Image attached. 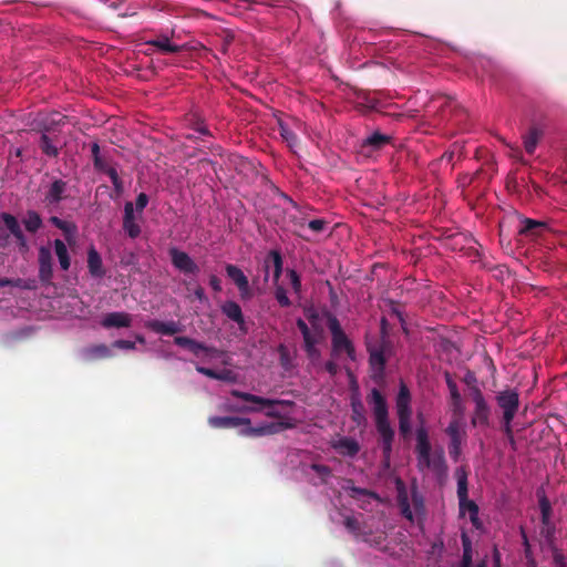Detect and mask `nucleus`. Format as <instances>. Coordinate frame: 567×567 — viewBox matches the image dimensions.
I'll return each mask as SVG.
<instances>
[{
	"mask_svg": "<svg viewBox=\"0 0 567 567\" xmlns=\"http://www.w3.org/2000/svg\"><path fill=\"white\" fill-rule=\"evenodd\" d=\"M352 412H353V421L357 424H361L365 421V416L363 413L362 403L359 400H353L351 403Z\"/></svg>",
	"mask_w": 567,
	"mask_h": 567,
	"instance_id": "obj_45",
	"label": "nucleus"
},
{
	"mask_svg": "<svg viewBox=\"0 0 567 567\" xmlns=\"http://www.w3.org/2000/svg\"><path fill=\"white\" fill-rule=\"evenodd\" d=\"M50 223H51L52 225H54L56 228H59L60 226H63V219H61V218H59V217H56V216H52V217L50 218Z\"/></svg>",
	"mask_w": 567,
	"mask_h": 567,
	"instance_id": "obj_61",
	"label": "nucleus"
},
{
	"mask_svg": "<svg viewBox=\"0 0 567 567\" xmlns=\"http://www.w3.org/2000/svg\"><path fill=\"white\" fill-rule=\"evenodd\" d=\"M146 45L164 54L177 53L183 50V45L173 43L166 34L146 41Z\"/></svg>",
	"mask_w": 567,
	"mask_h": 567,
	"instance_id": "obj_22",
	"label": "nucleus"
},
{
	"mask_svg": "<svg viewBox=\"0 0 567 567\" xmlns=\"http://www.w3.org/2000/svg\"><path fill=\"white\" fill-rule=\"evenodd\" d=\"M226 274L229 279L237 286L241 299L247 300L251 298L249 281L244 271L235 265H226Z\"/></svg>",
	"mask_w": 567,
	"mask_h": 567,
	"instance_id": "obj_15",
	"label": "nucleus"
},
{
	"mask_svg": "<svg viewBox=\"0 0 567 567\" xmlns=\"http://www.w3.org/2000/svg\"><path fill=\"white\" fill-rule=\"evenodd\" d=\"M399 417V430L402 435H406L411 432L412 424L411 417L412 413L398 414Z\"/></svg>",
	"mask_w": 567,
	"mask_h": 567,
	"instance_id": "obj_43",
	"label": "nucleus"
},
{
	"mask_svg": "<svg viewBox=\"0 0 567 567\" xmlns=\"http://www.w3.org/2000/svg\"><path fill=\"white\" fill-rule=\"evenodd\" d=\"M113 355L112 348L104 344H93L86 348H83L80 351V357L83 361L90 362L99 359L110 358Z\"/></svg>",
	"mask_w": 567,
	"mask_h": 567,
	"instance_id": "obj_19",
	"label": "nucleus"
},
{
	"mask_svg": "<svg viewBox=\"0 0 567 567\" xmlns=\"http://www.w3.org/2000/svg\"><path fill=\"white\" fill-rule=\"evenodd\" d=\"M539 508L542 513V519L546 524L549 519L550 504L545 496L539 498Z\"/></svg>",
	"mask_w": 567,
	"mask_h": 567,
	"instance_id": "obj_51",
	"label": "nucleus"
},
{
	"mask_svg": "<svg viewBox=\"0 0 567 567\" xmlns=\"http://www.w3.org/2000/svg\"><path fill=\"white\" fill-rule=\"evenodd\" d=\"M415 440L417 470L420 472L430 471L437 478L444 477L447 472L444 451L442 449L432 451L429 433L423 423L416 429Z\"/></svg>",
	"mask_w": 567,
	"mask_h": 567,
	"instance_id": "obj_1",
	"label": "nucleus"
},
{
	"mask_svg": "<svg viewBox=\"0 0 567 567\" xmlns=\"http://www.w3.org/2000/svg\"><path fill=\"white\" fill-rule=\"evenodd\" d=\"M324 368L332 375L336 374L338 370L337 364L333 361L326 362Z\"/></svg>",
	"mask_w": 567,
	"mask_h": 567,
	"instance_id": "obj_59",
	"label": "nucleus"
},
{
	"mask_svg": "<svg viewBox=\"0 0 567 567\" xmlns=\"http://www.w3.org/2000/svg\"><path fill=\"white\" fill-rule=\"evenodd\" d=\"M461 539H462V546H463L462 566L471 567L472 566V540L470 539L466 532H462Z\"/></svg>",
	"mask_w": 567,
	"mask_h": 567,
	"instance_id": "obj_35",
	"label": "nucleus"
},
{
	"mask_svg": "<svg viewBox=\"0 0 567 567\" xmlns=\"http://www.w3.org/2000/svg\"><path fill=\"white\" fill-rule=\"evenodd\" d=\"M446 382H447V386L450 389L453 415L463 416L465 408L463 404L462 396L458 392V389H457L456 384L451 380V378H447Z\"/></svg>",
	"mask_w": 567,
	"mask_h": 567,
	"instance_id": "obj_27",
	"label": "nucleus"
},
{
	"mask_svg": "<svg viewBox=\"0 0 567 567\" xmlns=\"http://www.w3.org/2000/svg\"><path fill=\"white\" fill-rule=\"evenodd\" d=\"M40 147L42 152L50 157H55L59 154L58 147L53 144L51 138L44 133L41 135L40 138Z\"/></svg>",
	"mask_w": 567,
	"mask_h": 567,
	"instance_id": "obj_37",
	"label": "nucleus"
},
{
	"mask_svg": "<svg viewBox=\"0 0 567 567\" xmlns=\"http://www.w3.org/2000/svg\"><path fill=\"white\" fill-rule=\"evenodd\" d=\"M346 526V528L352 533L355 537H360L361 534H360V523L358 520L357 517L354 516H350V515H347L343 517V522H342Z\"/></svg>",
	"mask_w": 567,
	"mask_h": 567,
	"instance_id": "obj_42",
	"label": "nucleus"
},
{
	"mask_svg": "<svg viewBox=\"0 0 567 567\" xmlns=\"http://www.w3.org/2000/svg\"><path fill=\"white\" fill-rule=\"evenodd\" d=\"M209 286L212 287V289L216 292H219L221 291V282H220V279L215 276V275H212L209 277Z\"/></svg>",
	"mask_w": 567,
	"mask_h": 567,
	"instance_id": "obj_57",
	"label": "nucleus"
},
{
	"mask_svg": "<svg viewBox=\"0 0 567 567\" xmlns=\"http://www.w3.org/2000/svg\"><path fill=\"white\" fill-rule=\"evenodd\" d=\"M272 267L274 282L277 285L282 272V258L277 250H271L265 259V280L267 281L270 276V268Z\"/></svg>",
	"mask_w": 567,
	"mask_h": 567,
	"instance_id": "obj_18",
	"label": "nucleus"
},
{
	"mask_svg": "<svg viewBox=\"0 0 567 567\" xmlns=\"http://www.w3.org/2000/svg\"><path fill=\"white\" fill-rule=\"evenodd\" d=\"M221 311L228 319L239 324L240 328H244L245 319L241 308L237 302L231 300L225 301L221 306Z\"/></svg>",
	"mask_w": 567,
	"mask_h": 567,
	"instance_id": "obj_25",
	"label": "nucleus"
},
{
	"mask_svg": "<svg viewBox=\"0 0 567 567\" xmlns=\"http://www.w3.org/2000/svg\"><path fill=\"white\" fill-rule=\"evenodd\" d=\"M135 341L141 343V344H144L145 343V338L142 334H136L135 336Z\"/></svg>",
	"mask_w": 567,
	"mask_h": 567,
	"instance_id": "obj_64",
	"label": "nucleus"
},
{
	"mask_svg": "<svg viewBox=\"0 0 567 567\" xmlns=\"http://www.w3.org/2000/svg\"><path fill=\"white\" fill-rule=\"evenodd\" d=\"M66 190V183L62 179H55L49 187V190L45 195V200L49 204H58L62 198Z\"/></svg>",
	"mask_w": 567,
	"mask_h": 567,
	"instance_id": "obj_30",
	"label": "nucleus"
},
{
	"mask_svg": "<svg viewBox=\"0 0 567 567\" xmlns=\"http://www.w3.org/2000/svg\"><path fill=\"white\" fill-rule=\"evenodd\" d=\"M231 395L238 398L248 404L229 406L230 410L240 413L262 412L267 416L281 419L285 416L284 408H291L293 402L290 400H271L258 396L251 393L233 390Z\"/></svg>",
	"mask_w": 567,
	"mask_h": 567,
	"instance_id": "obj_3",
	"label": "nucleus"
},
{
	"mask_svg": "<svg viewBox=\"0 0 567 567\" xmlns=\"http://www.w3.org/2000/svg\"><path fill=\"white\" fill-rule=\"evenodd\" d=\"M174 342L179 347L187 348L196 357L202 359L212 360L219 359L223 357V352L219 351L218 349L207 347L204 343L187 337H175Z\"/></svg>",
	"mask_w": 567,
	"mask_h": 567,
	"instance_id": "obj_9",
	"label": "nucleus"
},
{
	"mask_svg": "<svg viewBox=\"0 0 567 567\" xmlns=\"http://www.w3.org/2000/svg\"><path fill=\"white\" fill-rule=\"evenodd\" d=\"M172 265L185 275L196 276L199 272V267L194 259L185 251L175 247L169 249Z\"/></svg>",
	"mask_w": 567,
	"mask_h": 567,
	"instance_id": "obj_11",
	"label": "nucleus"
},
{
	"mask_svg": "<svg viewBox=\"0 0 567 567\" xmlns=\"http://www.w3.org/2000/svg\"><path fill=\"white\" fill-rule=\"evenodd\" d=\"M328 328L332 337V357L342 360L355 361V350L351 340L343 332L339 320L331 316L328 319Z\"/></svg>",
	"mask_w": 567,
	"mask_h": 567,
	"instance_id": "obj_6",
	"label": "nucleus"
},
{
	"mask_svg": "<svg viewBox=\"0 0 567 567\" xmlns=\"http://www.w3.org/2000/svg\"><path fill=\"white\" fill-rule=\"evenodd\" d=\"M454 476L457 484L456 494L458 503L470 499L466 470L463 466L457 467L454 472Z\"/></svg>",
	"mask_w": 567,
	"mask_h": 567,
	"instance_id": "obj_26",
	"label": "nucleus"
},
{
	"mask_svg": "<svg viewBox=\"0 0 567 567\" xmlns=\"http://www.w3.org/2000/svg\"><path fill=\"white\" fill-rule=\"evenodd\" d=\"M297 326L303 337L305 350L311 361H317L320 358V352L317 348L318 333L312 332L302 319H298Z\"/></svg>",
	"mask_w": 567,
	"mask_h": 567,
	"instance_id": "obj_13",
	"label": "nucleus"
},
{
	"mask_svg": "<svg viewBox=\"0 0 567 567\" xmlns=\"http://www.w3.org/2000/svg\"><path fill=\"white\" fill-rule=\"evenodd\" d=\"M141 219L142 217H138V214L134 210V204L126 202L123 214V230L130 238L135 239L141 235Z\"/></svg>",
	"mask_w": 567,
	"mask_h": 567,
	"instance_id": "obj_12",
	"label": "nucleus"
},
{
	"mask_svg": "<svg viewBox=\"0 0 567 567\" xmlns=\"http://www.w3.org/2000/svg\"><path fill=\"white\" fill-rule=\"evenodd\" d=\"M148 204V196L145 193L138 194L136 197L134 210L138 214V217H142L143 210Z\"/></svg>",
	"mask_w": 567,
	"mask_h": 567,
	"instance_id": "obj_50",
	"label": "nucleus"
},
{
	"mask_svg": "<svg viewBox=\"0 0 567 567\" xmlns=\"http://www.w3.org/2000/svg\"><path fill=\"white\" fill-rule=\"evenodd\" d=\"M53 247L61 269L69 270L71 266V258L66 245L61 239H55L53 241Z\"/></svg>",
	"mask_w": 567,
	"mask_h": 567,
	"instance_id": "obj_31",
	"label": "nucleus"
},
{
	"mask_svg": "<svg viewBox=\"0 0 567 567\" xmlns=\"http://www.w3.org/2000/svg\"><path fill=\"white\" fill-rule=\"evenodd\" d=\"M522 223H523V227L520 229L522 234L538 235L543 230L548 229V225L546 223H544V221H539V220H535V219H530V218H525Z\"/></svg>",
	"mask_w": 567,
	"mask_h": 567,
	"instance_id": "obj_32",
	"label": "nucleus"
},
{
	"mask_svg": "<svg viewBox=\"0 0 567 567\" xmlns=\"http://www.w3.org/2000/svg\"><path fill=\"white\" fill-rule=\"evenodd\" d=\"M396 502L401 515L411 523H420L425 516L424 497L413 487L410 492L401 480L396 481Z\"/></svg>",
	"mask_w": 567,
	"mask_h": 567,
	"instance_id": "obj_5",
	"label": "nucleus"
},
{
	"mask_svg": "<svg viewBox=\"0 0 567 567\" xmlns=\"http://www.w3.org/2000/svg\"><path fill=\"white\" fill-rule=\"evenodd\" d=\"M390 142V136L374 132L364 140V146H370L372 150H379Z\"/></svg>",
	"mask_w": 567,
	"mask_h": 567,
	"instance_id": "obj_33",
	"label": "nucleus"
},
{
	"mask_svg": "<svg viewBox=\"0 0 567 567\" xmlns=\"http://www.w3.org/2000/svg\"><path fill=\"white\" fill-rule=\"evenodd\" d=\"M59 229L63 231L68 244L72 245L75 243L78 227L74 223L63 220V226H60Z\"/></svg>",
	"mask_w": 567,
	"mask_h": 567,
	"instance_id": "obj_38",
	"label": "nucleus"
},
{
	"mask_svg": "<svg viewBox=\"0 0 567 567\" xmlns=\"http://www.w3.org/2000/svg\"><path fill=\"white\" fill-rule=\"evenodd\" d=\"M275 297L281 307L290 306V300H289L287 291L284 287H281L279 285L276 286Z\"/></svg>",
	"mask_w": 567,
	"mask_h": 567,
	"instance_id": "obj_49",
	"label": "nucleus"
},
{
	"mask_svg": "<svg viewBox=\"0 0 567 567\" xmlns=\"http://www.w3.org/2000/svg\"><path fill=\"white\" fill-rule=\"evenodd\" d=\"M23 225L28 231L35 233L41 228L42 219L37 212L29 210L23 219Z\"/></svg>",
	"mask_w": 567,
	"mask_h": 567,
	"instance_id": "obj_34",
	"label": "nucleus"
},
{
	"mask_svg": "<svg viewBox=\"0 0 567 567\" xmlns=\"http://www.w3.org/2000/svg\"><path fill=\"white\" fill-rule=\"evenodd\" d=\"M332 447L342 456L353 457L360 451V444L353 437L342 436L332 443Z\"/></svg>",
	"mask_w": 567,
	"mask_h": 567,
	"instance_id": "obj_21",
	"label": "nucleus"
},
{
	"mask_svg": "<svg viewBox=\"0 0 567 567\" xmlns=\"http://www.w3.org/2000/svg\"><path fill=\"white\" fill-rule=\"evenodd\" d=\"M472 400L474 402V413L472 416V424L474 426H487L489 421L491 409L484 395L478 389L472 391Z\"/></svg>",
	"mask_w": 567,
	"mask_h": 567,
	"instance_id": "obj_10",
	"label": "nucleus"
},
{
	"mask_svg": "<svg viewBox=\"0 0 567 567\" xmlns=\"http://www.w3.org/2000/svg\"><path fill=\"white\" fill-rule=\"evenodd\" d=\"M384 539V534L383 533H379L378 535L371 537V536H367V535H362V540L370 544L371 546H375L378 548H382L381 547V543L383 542Z\"/></svg>",
	"mask_w": 567,
	"mask_h": 567,
	"instance_id": "obj_52",
	"label": "nucleus"
},
{
	"mask_svg": "<svg viewBox=\"0 0 567 567\" xmlns=\"http://www.w3.org/2000/svg\"><path fill=\"white\" fill-rule=\"evenodd\" d=\"M113 348L122 349V350H134L135 341L131 340H116L112 343Z\"/></svg>",
	"mask_w": 567,
	"mask_h": 567,
	"instance_id": "obj_53",
	"label": "nucleus"
},
{
	"mask_svg": "<svg viewBox=\"0 0 567 567\" xmlns=\"http://www.w3.org/2000/svg\"><path fill=\"white\" fill-rule=\"evenodd\" d=\"M324 226L326 221L323 219H312L308 223V227L315 233L323 230Z\"/></svg>",
	"mask_w": 567,
	"mask_h": 567,
	"instance_id": "obj_54",
	"label": "nucleus"
},
{
	"mask_svg": "<svg viewBox=\"0 0 567 567\" xmlns=\"http://www.w3.org/2000/svg\"><path fill=\"white\" fill-rule=\"evenodd\" d=\"M208 423L210 426L218 429L237 427L239 434L244 436H265L289 427V424L285 421H265L251 425L249 419L238 416H210Z\"/></svg>",
	"mask_w": 567,
	"mask_h": 567,
	"instance_id": "obj_2",
	"label": "nucleus"
},
{
	"mask_svg": "<svg viewBox=\"0 0 567 567\" xmlns=\"http://www.w3.org/2000/svg\"><path fill=\"white\" fill-rule=\"evenodd\" d=\"M39 278L44 284L50 282L52 278V255L50 249L43 246L39 249Z\"/></svg>",
	"mask_w": 567,
	"mask_h": 567,
	"instance_id": "obj_20",
	"label": "nucleus"
},
{
	"mask_svg": "<svg viewBox=\"0 0 567 567\" xmlns=\"http://www.w3.org/2000/svg\"><path fill=\"white\" fill-rule=\"evenodd\" d=\"M307 475L313 485L327 484L331 477V470L321 464H312L307 471Z\"/></svg>",
	"mask_w": 567,
	"mask_h": 567,
	"instance_id": "obj_24",
	"label": "nucleus"
},
{
	"mask_svg": "<svg viewBox=\"0 0 567 567\" xmlns=\"http://www.w3.org/2000/svg\"><path fill=\"white\" fill-rule=\"evenodd\" d=\"M445 433L450 439L449 454L451 458L456 462L462 454V443L466 436V424L463 416L453 415Z\"/></svg>",
	"mask_w": 567,
	"mask_h": 567,
	"instance_id": "obj_8",
	"label": "nucleus"
},
{
	"mask_svg": "<svg viewBox=\"0 0 567 567\" xmlns=\"http://www.w3.org/2000/svg\"><path fill=\"white\" fill-rule=\"evenodd\" d=\"M371 110H379V103L377 101H369V105H368Z\"/></svg>",
	"mask_w": 567,
	"mask_h": 567,
	"instance_id": "obj_63",
	"label": "nucleus"
},
{
	"mask_svg": "<svg viewBox=\"0 0 567 567\" xmlns=\"http://www.w3.org/2000/svg\"><path fill=\"white\" fill-rule=\"evenodd\" d=\"M280 135L287 142L288 146L293 150L297 145V136L295 133L282 122L279 123Z\"/></svg>",
	"mask_w": 567,
	"mask_h": 567,
	"instance_id": "obj_41",
	"label": "nucleus"
},
{
	"mask_svg": "<svg viewBox=\"0 0 567 567\" xmlns=\"http://www.w3.org/2000/svg\"><path fill=\"white\" fill-rule=\"evenodd\" d=\"M0 219L3 221L6 228L10 231V234L14 237L17 235H21V227H20V224L18 221V219L9 214V213H2L0 215Z\"/></svg>",
	"mask_w": 567,
	"mask_h": 567,
	"instance_id": "obj_36",
	"label": "nucleus"
},
{
	"mask_svg": "<svg viewBox=\"0 0 567 567\" xmlns=\"http://www.w3.org/2000/svg\"><path fill=\"white\" fill-rule=\"evenodd\" d=\"M458 513L460 517L468 516V519L475 529H483V523L480 518V508L474 501L466 499L464 502L458 503Z\"/></svg>",
	"mask_w": 567,
	"mask_h": 567,
	"instance_id": "obj_16",
	"label": "nucleus"
},
{
	"mask_svg": "<svg viewBox=\"0 0 567 567\" xmlns=\"http://www.w3.org/2000/svg\"><path fill=\"white\" fill-rule=\"evenodd\" d=\"M14 238L17 239L19 246L21 249H27L28 248V240L23 234V231H21V235H17L14 236Z\"/></svg>",
	"mask_w": 567,
	"mask_h": 567,
	"instance_id": "obj_58",
	"label": "nucleus"
},
{
	"mask_svg": "<svg viewBox=\"0 0 567 567\" xmlns=\"http://www.w3.org/2000/svg\"><path fill=\"white\" fill-rule=\"evenodd\" d=\"M496 402L503 411V430L513 442L512 422L519 408V394L516 390H504L496 395Z\"/></svg>",
	"mask_w": 567,
	"mask_h": 567,
	"instance_id": "obj_7",
	"label": "nucleus"
},
{
	"mask_svg": "<svg viewBox=\"0 0 567 567\" xmlns=\"http://www.w3.org/2000/svg\"><path fill=\"white\" fill-rule=\"evenodd\" d=\"M99 153H100V147L96 143H94L92 145V154L94 156V165L97 169H103V162H102Z\"/></svg>",
	"mask_w": 567,
	"mask_h": 567,
	"instance_id": "obj_55",
	"label": "nucleus"
},
{
	"mask_svg": "<svg viewBox=\"0 0 567 567\" xmlns=\"http://www.w3.org/2000/svg\"><path fill=\"white\" fill-rule=\"evenodd\" d=\"M371 403L373 406L377 431L381 439L383 455L389 460L392 452L394 431L388 419L386 402L377 389L371 391Z\"/></svg>",
	"mask_w": 567,
	"mask_h": 567,
	"instance_id": "obj_4",
	"label": "nucleus"
},
{
	"mask_svg": "<svg viewBox=\"0 0 567 567\" xmlns=\"http://www.w3.org/2000/svg\"><path fill=\"white\" fill-rule=\"evenodd\" d=\"M87 269L93 278H102L104 276L102 258L94 246L87 249Z\"/></svg>",
	"mask_w": 567,
	"mask_h": 567,
	"instance_id": "obj_23",
	"label": "nucleus"
},
{
	"mask_svg": "<svg viewBox=\"0 0 567 567\" xmlns=\"http://www.w3.org/2000/svg\"><path fill=\"white\" fill-rule=\"evenodd\" d=\"M145 327L153 332L163 336H173L182 331L181 323L174 320L161 321L157 319H151L145 322Z\"/></svg>",
	"mask_w": 567,
	"mask_h": 567,
	"instance_id": "obj_17",
	"label": "nucleus"
},
{
	"mask_svg": "<svg viewBox=\"0 0 567 567\" xmlns=\"http://www.w3.org/2000/svg\"><path fill=\"white\" fill-rule=\"evenodd\" d=\"M287 277L289 278L293 292L299 295L301 291V281L297 271L293 269H288Z\"/></svg>",
	"mask_w": 567,
	"mask_h": 567,
	"instance_id": "obj_48",
	"label": "nucleus"
},
{
	"mask_svg": "<svg viewBox=\"0 0 567 567\" xmlns=\"http://www.w3.org/2000/svg\"><path fill=\"white\" fill-rule=\"evenodd\" d=\"M9 236L0 229V247H6Z\"/></svg>",
	"mask_w": 567,
	"mask_h": 567,
	"instance_id": "obj_62",
	"label": "nucleus"
},
{
	"mask_svg": "<svg viewBox=\"0 0 567 567\" xmlns=\"http://www.w3.org/2000/svg\"><path fill=\"white\" fill-rule=\"evenodd\" d=\"M539 140V133L537 130H530L524 137V147L528 154H533L536 150Z\"/></svg>",
	"mask_w": 567,
	"mask_h": 567,
	"instance_id": "obj_40",
	"label": "nucleus"
},
{
	"mask_svg": "<svg viewBox=\"0 0 567 567\" xmlns=\"http://www.w3.org/2000/svg\"><path fill=\"white\" fill-rule=\"evenodd\" d=\"M106 175L110 177L114 188L116 190H121L122 189V182L118 177V174H117V171L114 168V167H111V166H104L103 165V169Z\"/></svg>",
	"mask_w": 567,
	"mask_h": 567,
	"instance_id": "obj_47",
	"label": "nucleus"
},
{
	"mask_svg": "<svg viewBox=\"0 0 567 567\" xmlns=\"http://www.w3.org/2000/svg\"><path fill=\"white\" fill-rule=\"evenodd\" d=\"M195 132L198 133L199 135L208 134L207 127L200 122L196 123Z\"/></svg>",
	"mask_w": 567,
	"mask_h": 567,
	"instance_id": "obj_60",
	"label": "nucleus"
},
{
	"mask_svg": "<svg viewBox=\"0 0 567 567\" xmlns=\"http://www.w3.org/2000/svg\"><path fill=\"white\" fill-rule=\"evenodd\" d=\"M196 370L200 374H204V375H206L208 378H212V379H216V380H220V381H226V382H235L236 381V374L231 370H228V369H224L221 371H215V370L209 369V368L197 365Z\"/></svg>",
	"mask_w": 567,
	"mask_h": 567,
	"instance_id": "obj_28",
	"label": "nucleus"
},
{
	"mask_svg": "<svg viewBox=\"0 0 567 567\" xmlns=\"http://www.w3.org/2000/svg\"><path fill=\"white\" fill-rule=\"evenodd\" d=\"M395 405L398 414L412 413L410 391L404 383L400 385Z\"/></svg>",
	"mask_w": 567,
	"mask_h": 567,
	"instance_id": "obj_29",
	"label": "nucleus"
},
{
	"mask_svg": "<svg viewBox=\"0 0 567 567\" xmlns=\"http://www.w3.org/2000/svg\"><path fill=\"white\" fill-rule=\"evenodd\" d=\"M278 352H279V357H280L281 368L286 372H290L292 370V368H293V363H292V358L290 355L289 350L284 344H280L278 347Z\"/></svg>",
	"mask_w": 567,
	"mask_h": 567,
	"instance_id": "obj_39",
	"label": "nucleus"
},
{
	"mask_svg": "<svg viewBox=\"0 0 567 567\" xmlns=\"http://www.w3.org/2000/svg\"><path fill=\"white\" fill-rule=\"evenodd\" d=\"M370 363L373 369L383 370L385 360H384L382 351H380V350L372 351L370 353Z\"/></svg>",
	"mask_w": 567,
	"mask_h": 567,
	"instance_id": "obj_46",
	"label": "nucleus"
},
{
	"mask_svg": "<svg viewBox=\"0 0 567 567\" xmlns=\"http://www.w3.org/2000/svg\"><path fill=\"white\" fill-rule=\"evenodd\" d=\"M133 323V316L125 311H113L105 313L100 321L104 329L130 328Z\"/></svg>",
	"mask_w": 567,
	"mask_h": 567,
	"instance_id": "obj_14",
	"label": "nucleus"
},
{
	"mask_svg": "<svg viewBox=\"0 0 567 567\" xmlns=\"http://www.w3.org/2000/svg\"><path fill=\"white\" fill-rule=\"evenodd\" d=\"M0 287H17L21 289H32L33 286L22 279L0 278Z\"/></svg>",
	"mask_w": 567,
	"mask_h": 567,
	"instance_id": "obj_44",
	"label": "nucleus"
},
{
	"mask_svg": "<svg viewBox=\"0 0 567 567\" xmlns=\"http://www.w3.org/2000/svg\"><path fill=\"white\" fill-rule=\"evenodd\" d=\"M553 559L556 567H567V561L561 553L555 551Z\"/></svg>",
	"mask_w": 567,
	"mask_h": 567,
	"instance_id": "obj_56",
	"label": "nucleus"
}]
</instances>
